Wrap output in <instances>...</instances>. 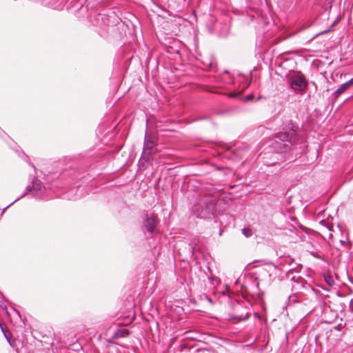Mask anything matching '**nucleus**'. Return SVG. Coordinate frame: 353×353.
I'll return each mask as SVG.
<instances>
[{"label": "nucleus", "instance_id": "f257e3e1", "mask_svg": "<svg viewBox=\"0 0 353 353\" xmlns=\"http://www.w3.org/2000/svg\"><path fill=\"white\" fill-rule=\"evenodd\" d=\"M282 130L273 138V147L278 151H291L296 158L307 153L306 139L298 133L299 125L288 117L282 119Z\"/></svg>", "mask_w": 353, "mask_h": 353}, {"label": "nucleus", "instance_id": "f03ea898", "mask_svg": "<svg viewBox=\"0 0 353 353\" xmlns=\"http://www.w3.org/2000/svg\"><path fill=\"white\" fill-rule=\"evenodd\" d=\"M90 20L93 26L99 27V34L102 38L121 37L125 34L127 25L117 14L111 9L91 11Z\"/></svg>", "mask_w": 353, "mask_h": 353}, {"label": "nucleus", "instance_id": "7ed1b4c3", "mask_svg": "<svg viewBox=\"0 0 353 353\" xmlns=\"http://www.w3.org/2000/svg\"><path fill=\"white\" fill-rule=\"evenodd\" d=\"M263 164L267 167L276 166L279 170L283 169L281 164L288 161L290 163L296 159L291 151H278L273 147V141L270 145V151L263 154Z\"/></svg>", "mask_w": 353, "mask_h": 353}, {"label": "nucleus", "instance_id": "20e7f679", "mask_svg": "<svg viewBox=\"0 0 353 353\" xmlns=\"http://www.w3.org/2000/svg\"><path fill=\"white\" fill-rule=\"evenodd\" d=\"M29 184L26 186L23 194L17 198L14 201L5 207L1 211L0 215L3 214L5 211L15 202L19 201L27 195H30L34 199H40L43 196L46 191V187L43 183L35 175L30 174L28 176Z\"/></svg>", "mask_w": 353, "mask_h": 353}, {"label": "nucleus", "instance_id": "39448f33", "mask_svg": "<svg viewBox=\"0 0 353 353\" xmlns=\"http://www.w3.org/2000/svg\"><path fill=\"white\" fill-rule=\"evenodd\" d=\"M285 79L290 88L295 93L304 94L308 89L309 81L301 71L290 70Z\"/></svg>", "mask_w": 353, "mask_h": 353}, {"label": "nucleus", "instance_id": "423d86ee", "mask_svg": "<svg viewBox=\"0 0 353 353\" xmlns=\"http://www.w3.org/2000/svg\"><path fill=\"white\" fill-rule=\"evenodd\" d=\"M215 199L212 197H205L193 207V211L196 216L201 219H210L216 213Z\"/></svg>", "mask_w": 353, "mask_h": 353}, {"label": "nucleus", "instance_id": "0eeeda50", "mask_svg": "<svg viewBox=\"0 0 353 353\" xmlns=\"http://www.w3.org/2000/svg\"><path fill=\"white\" fill-rule=\"evenodd\" d=\"M141 230L150 235L155 233L157 226L160 222L158 215L154 212H144L141 216Z\"/></svg>", "mask_w": 353, "mask_h": 353}, {"label": "nucleus", "instance_id": "6e6552de", "mask_svg": "<svg viewBox=\"0 0 353 353\" xmlns=\"http://www.w3.org/2000/svg\"><path fill=\"white\" fill-rule=\"evenodd\" d=\"M196 248L195 243L183 242L179 245L178 254L182 261H189L190 259H195L194 252Z\"/></svg>", "mask_w": 353, "mask_h": 353}, {"label": "nucleus", "instance_id": "1a4fd4ad", "mask_svg": "<svg viewBox=\"0 0 353 353\" xmlns=\"http://www.w3.org/2000/svg\"><path fill=\"white\" fill-rule=\"evenodd\" d=\"M238 76L239 77L243 78L242 82L241 81H239V84H241L239 86H241V88H239V90H235L230 92L228 94V97L231 98H235L237 99H244L245 101L252 100L254 98V96L252 94H247L245 97H243L242 93V92L249 86L250 83V79L248 77L244 76L242 73L240 72L238 73Z\"/></svg>", "mask_w": 353, "mask_h": 353}, {"label": "nucleus", "instance_id": "9d476101", "mask_svg": "<svg viewBox=\"0 0 353 353\" xmlns=\"http://www.w3.org/2000/svg\"><path fill=\"white\" fill-rule=\"evenodd\" d=\"M9 148L14 151V152L17 154V156L25 161L30 166H31L34 171V174L33 175H37V170L35 165L32 163L30 161V157L21 149L20 146L17 145V143L14 142L10 139V143H8Z\"/></svg>", "mask_w": 353, "mask_h": 353}, {"label": "nucleus", "instance_id": "9b49d317", "mask_svg": "<svg viewBox=\"0 0 353 353\" xmlns=\"http://www.w3.org/2000/svg\"><path fill=\"white\" fill-rule=\"evenodd\" d=\"M219 146L225 152H227V153L224 154H219V156H221L223 158L231 159L233 161H241L242 159V158L239 157L237 151L230 150L232 146L228 143L221 142Z\"/></svg>", "mask_w": 353, "mask_h": 353}, {"label": "nucleus", "instance_id": "f8f14e48", "mask_svg": "<svg viewBox=\"0 0 353 353\" xmlns=\"http://www.w3.org/2000/svg\"><path fill=\"white\" fill-rule=\"evenodd\" d=\"M88 166L72 168L69 171L63 172L61 177L69 176L72 180H77L84 178V173L87 171Z\"/></svg>", "mask_w": 353, "mask_h": 353}, {"label": "nucleus", "instance_id": "ddd939ff", "mask_svg": "<svg viewBox=\"0 0 353 353\" xmlns=\"http://www.w3.org/2000/svg\"><path fill=\"white\" fill-rule=\"evenodd\" d=\"M218 81L220 85L224 87H229L235 84V79L228 70H225L223 74L219 77Z\"/></svg>", "mask_w": 353, "mask_h": 353}, {"label": "nucleus", "instance_id": "4468645a", "mask_svg": "<svg viewBox=\"0 0 353 353\" xmlns=\"http://www.w3.org/2000/svg\"><path fill=\"white\" fill-rule=\"evenodd\" d=\"M292 273V270H290L287 273V277L290 278L291 281H292L295 283L300 284L301 289H307V288H310L312 290H314V289L312 288V286L307 283V281L305 279H303L301 276H298V277H296L295 276H290Z\"/></svg>", "mask_w": 353, "mask_h": 353}, {"label": "nucleus", "instance_id": "2eb2a0df", "mask_svg": "<svg viewBox=\"0 0 353 353\" xmlns=\"http://www.w3.org/2000/svg\"><path fill=\"white\" fill-rule=\"evenodd\" d=\"M352 87L350 81L342 83L332 94L331 99L333 102L336 101L339 96L344 93L347 90Z\"/></svg>", "mask_w": 353, "mask_h": 353}, {"label": "nucleus", "instance_id": "dca6fc26", "mask_svg": "<svg viewBox=\"0 0 353 353\" xmlns=\"http://www.w3.org/2000/svg\"><path fill=\"white\" fill-rule=\"evenodd\" d=\"M148 129V121H146V130L144 139V143L143 148H145V152H155L156 147L155 144L151 137H149L147 134Z\"/></svg>", "mask_w": 353, "mask_h": 353}, {"label": "nucleus", "instance_id": "f3484780", "mask_svg": "<svg viewBox=\"0 0 353 353\" xmlns=\"http://www.w3.org/2000/svg\"><path fill=\"white\" fill-rule=\"evenodd\" d=\"M154 152H145V148H143L141 158L139 161V165L141 167H144V162L148 163H152L153 161L152 154Z\"/></svg>", "mask_w": 353, "mask_h": 353}, {"label": "nucleus", "instance_id": "a211bd4d", "mask_svg": "<svg viewBox=\"0 0 353 353\" xmlns=\"http://www.w3.org/2000/svg\"><path fill=\"white\" fill-rule=\"evenodd\" d=\"M130 332L129 330L124 327L118 328L113 335L111 336V340H118L121 338H125L130 335Z\"/></svg>", "mask_w": 353, "mask_h": 353}, {"label": "nucleus", "instance_id": "6ab92c4d", "mask_svg": "<svg viewBox=\"0 0 353 353\" xmlns=\"http://www.w3.org/2000/svg\"><path fill=\"white\" fill-rule=\"evenodd\" d=\"M65 0H43V3L52 9H60Z\"/></svg>", "mask_w": 353, "mask_h": 353}, {"label": "nucleus", "instance_id": "aec40b11", "mask_svg": "<svg viewBox=\"0 0 353 353\" xmlns=\"http://www.w3.org/2000/svg\"><path fill=\"white\" fill-rule=\"evenodd\" d=\"M325 283L330 286L332 287L335 284V281L332 277V275L330 272H326L323 275Z\"/></svg>", "mask_w": 353, "mask_h": 353}, {"label": "nucleus", "instance_id": "412c9836", "mask_svg": "<svg viewBox=\"0 0 353 353\" xmlns=\"http://www.w3.org/2000/svg\"><path fill=\"white\" fill-rule=\"evenodd\" d=\"M204 68L208 70H214L216 68V65L212 60H208L203 63Z\"/></svg>", "mask_w": 353, "mask_h": 353}, {"label": "nucleus", "instance_id": "4be33fe9", "mask_svg": "<svg viewBox=\"0 0 353 353\" xmlns=\"http://www.w3.org/2000/svg\"><path fill=\"white\" fill-rule=\"evenodd\" d=\"M241 231L243 234L247 238L250 237L252 235V231L249 228H244L241 230Z\"/></svg>", "mask_w": 353, "mask_h": 353}, {"label": "nucleus", "instance_id": "5701e85b", "mask_svg": "<svg viewBox=\"0 0 353 353\" xmlns=\"http://www.w3.org/2000/svg\"><path fill=\"white\" fill-rule=\"evenodd\" d=\"M167 52L172 54H176L180 55V52L179 50L174 49L172 47H168L167 48Z\"/></svg>", "mask_w": 353, "mask_h": 353}, {"label": "nucleus", "instance_id": "b1692460", "mask_svg": "<svg viewBox=\"0 0 353 353\" xmlns=\"http://www.w3.org/2000/svg\"><path fill=\"white\" fill-rule=\"evenodd\" d=\"M320 224L323 226L325 227L328 230L332 231V226L330 225L325 220H321L320 221Z\"/></svg>", "mask_w": 353, "mask_h": 353}, {"label": "nucleus", "instance_id": "393cba45", "mask_svg": "<svg viewBox=\"0 0 353 353\" xmlns=\"http://www.w3.org/2000/svg\"><path fill=\"white\" fill-rule=\"evenodd\" d=\"M328 32H329V30H323V31H321V32H318V33H316V34H314V35L311 38V39H314V38H316V37H318V36H319V35H321V34H324V33Z\"/></svg>", "mask_w": 353, "mask_h": 353}, {"label": "nucleus", "instance_id": "a878e982", "mask_svg": "<svg viewBox=\"0 0 353 353\" xmlns=\"http://www.w3.org/2000/svg\"><path fill=\"white\" fill-rule=\"evenodd\" d=\"M349 307H350V310L351 311V312L353 313V299H351L350 301Z\"/></svg>", "mask_w": 353, "mask_h": 353}, {"label": "nucleus", "instance_id": "bb28decb", "mask_svg": "<svg viewBox=\"0 0 353 353\" xmlns=\"http://www.w3.org/2000/svg\"><path fill=\"white\" fill-rule=\"evenodd\" d=\"M5 136H7V137H8V139H10V137L6 134V133L3 130H2L1 132H0V137H1V139H4V137H5Z\"/></svg>", "mask_w": 353, "mask_h": 353}, {"label": "nucleus", "instance_id": "cd10ccee", "mask_svg": "<svg viewBox=\"0 0 353 353\" xmlns=\"http://www.w3.org/2000/svg\"><path fill=\"white\" fill-rule=\"evenodd\" d=\"M230 112V110H226V109H224V110H222L219 112H217V114H226V113H228Z\"/></svg>", "mask_w": 353, "mask_h": 353}, {"label": "nucleus", "instance_id": "c85d7f7f", "mask_svg": "<svg viewBox=\"0 0 353 353\" xmlns=\"http://www.w3.org/2000/svg\"><path fill=\"white\" fill-rule=\"evenodd\" d=\"M13 310L16 312V314H17V316H19L21 320H23V319H22V317H21V314H20V312H19L17 310H16V309H14V308H13Z\"/></svg>", "mask_w": 353, "mask_h": 353}, {"label": "nucleus", "instance_id": "c756f323", "mask_svg": "<svg viewBox=\"0 0 353 353\" xmlns=\"http://www.w3.org/2000/svg\"><path fill=\"white\" fill-rule=\"evenodd\" d=\"M334 329L336 330H341V325L340 324H339V325H337L336 326L334 327Z\"/></svg>", "mask_w": 353, "mask_h": 353}, {"label": "nucleus", "instance_id": "7c9ffc66", "mask_svg": "<svg viewBox=\"0 0 353 353\" xmlns=\"http://www.w3.org/2000/svg\"><path fill=\"white\" fill-rule=\"evenodd\" d=\"M1 307H2V309H3V310H6V314H8V310H7V307H6V305H4V306L1 305Z\"/></svg>", "mask_w": 353, "mask_h": 353}, {"label": "nucleus", "instance_id": "2f4dec72", "mask_svg": "<svg viewBox=\"0 0 353 353\" xmlns=\"http://www.w3.org/2000/svg\"><path fill=\"white\" fill-rule=\"evenodd\" d=\"M5 299L6 300V298L3 295V294L0 291V299Z\"/></svg>", "mask_w": 353, "mask_h": 353}, {"label": "nucleus", "instance_id": "473e14b6", "mask_svg": "<svg viewBox=\"0 0 353 353\" xmlns=\"http://www.w3.org/2000/svg\"><path fill=\"white\" fill-rule=\"evenodd\" d=\"M293 296H296V294L294 293V294L289 296H288V301H290L292 299V297H293Z\"/></svg>", "mask_w": 353, "mask_h": 353}, {"label": "nucleus", "instance_id": "72a5a7b5", "mask_svg": "<svg viewBox=\"0 0 353 353\" xmlns=\"http://www.w3.org/2000/svg\"><path fill=\"white\" fill-rule=\"evenodd\" d=\"M254 280L256 281V288H258V287H259V282L257 281V280H258V279H257L256 277H255V278H254Z\"/></svg>", "mask_w": 353, "mask_h": 353}, {"label": "nucleus", "instance_id": "f704fd0d", "mask_svg": "<svg viewBox=\"0 0 353 353\" xmlns=\"http://www.w3.org/2000/svg\"><path fill=\"white\" fill-rule=\"evenodd\" d=\"M349 81H350V83L352 84V85L353 87V77L351 78Z\"/></svg>", "mask_w": 353, "mask_h": 353}, {"label": "nucleus", "instance_id": "c9c22d12", "mask_svg": "<svg viewBox=\"0 0 353 353\" xmlns=\"http://www.w3.org/2000/svg\"><path fill=\"white\" fill-rule=\"evenodd\" d=\"M207 299H208V301L209 302L212 303V300L210 298H208V297L207 296Z\"/></svg>", "mask_w": 353, "mask_h": 353}, {"label": "nucleus", "instance_id": "e433bc0d", "mask_svg": "<svg viewBox=\"0 0 353 353\" xmlns=\"http://www.w3.org/2000/svg\"><path fill=\"white\" fill-rule=\"evenodd\" d=\"M176 8L179 9V10H181L182 8V6L179 5V6H177Z\"/></svg>", "mask_w": 353, "mask_h": 353}, {"label": "nucleus", "instance_id": "4c0bfd02", "mask_svg": "<svg viewBox=\"0 0 353 353\" xmlns=\"http://www.w3.org/2000/svg\"><path fill=\"white\" fill-rule=\"evenodd\" d=\"M246 316H248V314H246ZM248 319V316H246V318H244V319H239V321H241V320H246Z\"/></svg>", "mask_w": 353, "mask_h": 353}, {"label": "nucleus", "instance_id": "58836bf2", "mask_svg": "<svg viewBox=\"0 0 353 353\" xmlns=\"http://www.w3.org/2000/svg\"><path fill=\"white\" fill-rule=\"evenodd\" d=\"M216 169H217L218 170H222V168H221V167H217V168H216Z\"/></svg>", "mask_w": 353, "mask_h": 353}, {"label": "nucleus", "instance_id": "ea45409f", "mask_svg": "<svg viewBox=\"0 0 353 353\" xmlns=\"http://www.w3.org/2000/svg\"><path fill=\"white\" fill-rule=\"evenodd\" d=\"M172 0H169V6H171Z\"/></svg>", "mask_w": 353, "mask_h": 353}, {"label": "nucleus", "instance_id": "a19ab883", "mask_svg": "<svg viewBox=\"0 0 353 353\" xmlns=\"http://www.w3.org/2000/svg\"><path fill=\"white\" fill-rule=\"evenodd\" d=\"M208 279H210V280L213 279V276H208Z\"/></svg>", "mask_w": 353, "mask_h": 353}, {"label": "nucleus", "instance_id": "79ce46f5", "mask_svg": "<svg viewBox=\"0 0 353 353\" xmlns=\"http://www.w3.org/2000/svg\"><path fill=\"white\" fill-rule=\"evenodd\" d=\"M296 218H291V220L294 221Z\"/></svg>", "mask_w": 353, "mask_h": 353}, {"label": "nucleus", "instance_id": "37998d69", "mask_svg": "<svg viewBox=\"0 0 353 353\" xmlns=\"http://www.w3.org/2000/svg\"><path fill=\"white\" fill-rule=\"evenodd\" d=\"M323 290L329 291V290H327L325 288H323Z\"/></svg>", "mask_w": 353, "mask_h": 353}]
</instances>
